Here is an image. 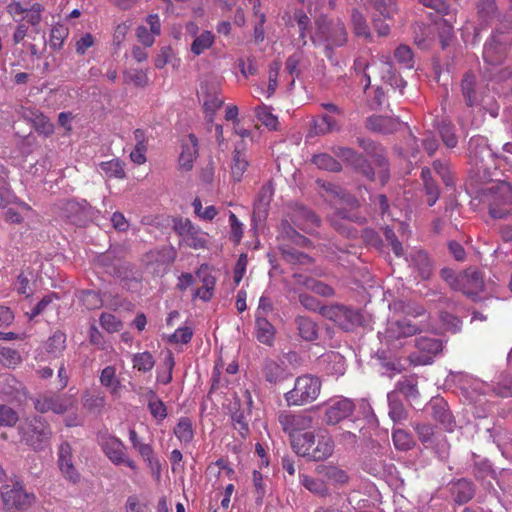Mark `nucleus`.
I'll list each match as a JSON object with an SVG mask.
<instances>
[{
  "instance_id": "nucleus-11",
  "label": "nucleus",
  "mask_w": 512,
  "mask_h": 512,
  "mask_svg": "<svg viewBox=\"0 0 512 512\" xmlns=\"http://www.w3.org/2000/svg\"><path fill=\"white\" fill-rule=\"evenodd\" d=\"M507 44L499 38V35L494 34L484 45L483 58L488 65V72L491 78L495 79L498 73L497 67L503 63L506 56Z\"/></svg>"
},
{
  "instance_id": "nucleus-37",
  "label": "nucleus",
  "mask_w": 512,
  "mask_h": 512,
  "mask_svg": "<svg viewBox=\"0 0 512 512\" xmlns=\"http://www.w3.org/2000/svg\"><path fill=\"white\" fill-rule=\"evenodd\" d=\"M22 388V383L12 374L5 373L0 375V393L3 395L15 398Z\"/></svg>"
},
{
  "instance_id": "nucleus-38",
  "label": "nucleus",
  "mask_w": 512,
  "mask_h": 512,
  "mask_svg": "<svg viewBox=\"0 0 512 512\" xmlns=\"http://www.w3.org/2000/svg\"><path fill=\"white\" fill-rule=\"evenodd\" d=\"M100 383L106 387L112 395H117L121 383L116 376V369L114 366H106L100 374Z\"/></svg>"
},
{
  "instance_id": "nucleus-26",
  "label": "nucleus",
  "mask_w": 512,
  "mask_h": 512,
  "mask_svg": "<svg viewBox=\"0 0 512 512\" xmlns=\"http://www.w3.org/2000/svg\"><path fill=\"white\" fill-rule=\"evenodd\" d=\"M451 495L457 504H465L469 502L475 494L474 484L465 478L458 479L451 483Z\"/></svg>"
},
{
  "instance_id": "nucleus-4",
  "label": "nucleus",
  "mask_w": 512,
  "mask_h": 512,
  "mask_svg": "<svg viewBox=\"0 0 512 512\" xmlns=\"http://www.w3.org/2000/svg\"><path fill=\"white\" fill-rule=\"evenodd\" d=\"M322 382L319 377L304 374L295 379L294 387L284 394L288 406H303L315 401L320 395Z\"/></svg>"
},
{
  "instance_id": "nucleus-16",
  "label": "nucleus",
  "mask_w": 512,
  "mask_h": 512,
  "mask_svg": "<svg viewBox=\"0 0 512 512\" xmlns=\"http://www.w3.org/2000/svg\"><path fill=\"white\" fill-rule=\"evenodd\" d=\"M33 403L36 411L40 413L52 411L55 414L65 413L71 405L69 399L57 395L40 396Z\"/></svg>"
},
{
  "instance_id": "nucleus-53",
  "label": "nucleus",
  "mask_w": 512,
  "mask_h": 512,
  "mask_svg": "<svg viewBox=\"0 0 512 512\" xmlns=\"http://www.w3.org/2000/svg\"><path fill=\"white\" fill-rule=\"evenodd\" d=\"M383 67L387 71V75H383V79L389 82V84L398 89L400 93H403L404 88L407 85V82L401 78L400 76L396 75L395 72L392 71V65L390 61L382 62Z\"/></svg>"
},
{
  "instance_id": "nucleus-21",
  "label": "nucleus",
  "mask_w": 512,
  "mask_h": 512,
  "mask_svg": "<svg viewBox=\"0 0 512 512\" xmlns=\"http://www.w3.org/2000/svg\"><path fill=\"white\" fill-rule=\"evenodd\" d=\"M334 451V442L332 437L326 432L317 434L315 444L310 450L309 460L322 461L332 455Z\"/></svg>"
},
{
  "instance_id": "nucleus-44",
  "label": "nucleus",
  "mask_w": 512,
  "mask_h": 512,
  "mask_svg": "<svg viewBox=\"0 0 512 512\" xmlns=\"http://www.w3.org/2000/svg\"><path fill=\"white\" fill-rule=\"evenodd\" d=\"M438 131L442 138L443 143L447 148H454L458 143V138L455 134L454 126L447 121H441L438 124Z\"/></svg>"
},
{
  "instance_id": "nucleus-29",
  "label": "nucleus",
  "mask_w": 512,
  "mask_h": 512,
  "mask_svg": "<svg viewBox=\"0 0 512 512\" xmlns=\"http://www.w3.org/2000/svg\"><path fill=\"white\" fill-rule=\"evenodd\" d=\"M317 471L326 480L337 486H343L349 481V476L343 469L333 465H321Z\"/></svg>"
},
{
  "instance_id": "nucleus-61",
  "label": "nucleus",
  "mask_w": 512,
  "mask_h": 512,
  "mask_svg": "<svg viewBox=\"0 0 512 512\" xmlns=\"http://www.w3.org/2000/svg\"><path fill=\"white\" fill-rule=\"evenodd\" d=\"M294 19L297 22L299 27V38L302 41V45H306V32L310 27V18L306 15V13L302 10H297L294 13Z\"/></svg>"
},
{
  "instance_id": "nucleus-59",
  "label": "nucleus",
  "mask_w": 512,
  "mask_h": 512,
  "mask_svg": "<svg viewBox=\"0 0 512 512\" xmlns=\"http://www.w3.org/2000/svg\"><path fill=\"white\" fill-rule=\"evenodd\" d=\"M394 57L405 68H413V53L409 46L399 45L395 50Z\"/></svg>"
},
{
  "instance_id": "nucleus-58",
  "label": "nucleus",
  "mask_w": 512,
  "mask_h": 512,
  "mask_svg": "<svg viewBox=\"0 0 512 512\" xmlns=\"http://www.w3.org/2000/svg\"><path fill=\"white\" fill-rule=\"evenodd\" d=\"M304 59V55L302 51H296L292 55H290L286 60V70L287 72L294 78H297L300 76V69L299 66L302 64ZM294 80L292 81V83Z\"/></svg>"
},
{
  "instance_id": "nucleus-25",
  "label": "nucleus",
  "mask_w": 512,
  "mask_h": 512,
  "mask_svg": "<svg viewBox=\"0 0 512 512\" xmlns=\"http://www.w3.org/2000/svg\"><path fill=\"white\" fill-rule=\"evenodd\" d=\"M410 266L417 271L422 280H427L433 272V263L428 254L422 250L414 251L409 256Z\"/></svg>"
},
{
  "instance_id": "nucleus-15",
  "label": "nucleus",
  "mask_w": 512,
  "mask_h": 512,
  "mask_svg": "<svg viewBox=\"0 0 512 512\" xmlns=\"http://www.w3.org/2000/svg\"><path fill=\"white\" fill-rule=\"evenodd\" d=\"M261 374L266 382L272 385L281 383L293 376L283 361L266 358L262 362Z\"/></svg>"
},
{
  "instance_id": "nucleus-42",
  "label": "nucleus",
  "mask_w": 512,
  "mask_h": 512,
  "mask_svg": "<svg viewBox=\"0 0 512 512\" xmlns=\"http://www.w3.org/2000/svg\"><path fill=\"white\" fill-rule=\"evenodd\" d=\"M214 41L215 36L211 31H203L201 34L194 38L191 44V52L194 55L199 56L208 50L213 45Z\"/></svg>"
},
{
  "instance_id": "nucleus-13",
  "label": "nucleus",
  "mask_w": 512,
  "mask_h": 512,
  "mask_svg": "<svg viewBox=\"0 0 512 512\" xmlns=\"http://www.w3.org/2000/svg\"><path fill=\"white\" fill-rule=\"evenodd\" d=\"M484 288V280L481 273L474 269H467L460 273L459 284L456 291L462 292L473 301H477L479 293Z\"/></svg>"
},
{
  "instance_id": "nucleus-33",
  "label": "nucleus",
  "mask_w": 512,
  "mask_h": 512,
  "mask_svg": "<svg viewBox=\"0 0 512 512\" xmlns=\"http://www.w3.org/2000/svg\"><path fill=\"white\" fill-rule=\"evenodd\" d=\"M300 337L305 341H314L318 338L317 324L310 318L298 316L295 319Z\"/></svg>"
},
{
  "instance_id": "nucleus-39",
  "label": "nucleus",
  "mask_w": 512,
  "mask_h": 512,
  "mask_svg": "<svg viewBox=\"0 0 512 512\" xmlns=\"http://www.w3.org/2000/svg\"><path fill=\"white\" fill-rule=\"evenodd\" d=\"M299 478L301 485H303L309 492L321 497L329 494V489L323 480L316 479L305 474H300Z\"/></svg>"
},
{
  "instance_id": "nucleus-22",
  "label": "nucleus",
  "mask_w": 512,
  "mask_h": 512,
  "mask_svg": "<svg viewBox=\"0 0 512 512\" xmlns=\"http://www.w3.org/2000/svg\"><path fill=\"white\" fill-rule=\"evenodd\" d=\"M198 156V139L194 134H189L188 139L182 143V151L179 156V167L184 171H190Z\"/></svg>"
},
{
  "instance_id": "nucleus-31",
  "label": "nucleus",
  "mask_w": 512,
  "mask_h": 512,
  "mask_svg": "<svg viewBox=\"0 0 512 512\" xmlns=\"http://www.w3.org/2000/svg\"><path fill=\"white\" fill-rule=\"evenodd\" d=\"M316 437L317 436H315L312 432H305L298 437H294L292 439V446L295 452L298 455L309 459L310 450L315 444Z\"/></svg>"
},
{
  "instance_id": "nucleus-9",
  "label": "nucleus",
  "mask_w": 512,
  "mask_h": 512,
  "mask_svg": "<svg viewBox=\"0 0 512 512\" xmlns=\"http://www.w3.org/2000/svg\"><path fill=\"white\" fill-rule=\"evenodd\" d=\"M173 228L188 247L193 249L206 247L207 234L203 232L200 227L195 226L189 219H174Z\"/></svg>"
},
{
  "instance_id": "nucleus-64",
  "label": "nucleus",
  "mask_w": 512,
  "mask_h": 512,
  "mask_svg": "<svg viewBox=\"0 0 512 512\" xmlns=\"http://www.w3.org/2000/svg\"><path fill=\"white\" fill-rule=\"evenodd\" d=\"M419 440L423 444H431L434 437V429L431 425L425 423H415L413 425Z\"/></svg>"
},
{
  "instance_id": "nucleus-50",
  "label": "nucleus",
  "mask_w": 512,
  "mask_h": 512,
  "mask_svg": "<svg viewBox=\"0 0 512 512\" xmlns=\"http://www.w3.org/2000/svg\"><path fill=\"white\" fill-rule=\"evenodd\" d=\"M22 361L20 353L11 348L2 347L0 349V363L8 368H14Z\"/></svg>"
},
{
  "instance_id": "nucleus-5",
  "label": "nucleus",
  "mask_w": 512,
  "mask_h": 512,
  "mask_svg": "<svg viewBox=\"0 0 512 512\" xmlns=\"http://www.w3.org/2000/svg\"><path fill=\"white\" fill-rule=\"evenodd\" d=\"M486 197L489 205V215L493 219H506L512 217V187L506 181L492 184L486 189Z\"/></svg>"
},
{
  "instance_id": "nucleus-20",
  "label": "nucleus",
  "mask_w": 512,
  "mask_h": 512,
  "mask_svg": "<svg viewBox=\"0 0 512 512\" xmlns=\"http://www.w3.org/2000/svg\"><path fill=\"white\" fill-rule=\"evenodd\" d=\"M429 409L434 420L438 421L446 430L453 431L455 427L454 417L443 398H433L429 402Z\"/></svg>"
},
{
  "instance_id": "nucleus-57",
  "label": "nucleus",
  "mask_w": 512,
  "mask_h": 512,
  "mask_svg": "<svg viewBox=\"0 0 512 512\" xmlns=\"http://www.w3.org/2000/svg\"><path fill=\"white\" fill-rule=\"evenodd\" d=\"M258 120L270 130L277 128L278 119L266 106H259L255 109Z\"/></svg>"
},
{
  "instance_id": "nucleus-60",
  "label": "nucleus",
  "mask_w": 512,
  "mask_h": 512,
  "mask_svg": "<svg viewBox=\"0 0 512 512\" xmlns=\"http://www.w3.org/2000/svg\"><path fill=\"white\" fill-rule=\"evenodd\" d=\"M51 39H50V46L51 48L55 50H59L62 48L64 40L68 36V29L64 27L63 25H55L51 29Z\"/></svg>"
},
{
  "instance_id": "nucleus-6",
  "label": "nucleus",
  "mask_w": 512,
  "mask_h": 512,
  "mask_svg": "<svg viewBox=\"0 0 512 512\" xmlns=\"http://www.w3.org/2000/svg\"><path fill=\"white\" fill-rule=\"evenodd\" d=\"M99 444L105 456L116 466L126 465L132 470L137 469L135 461L130 459L124 443L116 436L105 433L100 435Z\"/></svg>"
},
{
  "instance_id": "nucleus-45",
  "label": "nucleus",
  "mask_w": 512,
  "mask_h": 512,
  "mask_svg": "<svg viewBox=\"0 0 512 512\" xmlns=\"http://www.w3.org/2000/svg\"><path fill=\"white\" fill-rule=\"evenodd\" d=\"M100 167L109 178L123 179L126 176L123 163L119 159L102 162Z\"/></svg>"
},
{
  "instance_id": "nucleus-35",
  "label": "nucleus",
  "mask_w": 512,
  "mask_h": 512,
  "mask_svg": "<svg viewBox=\"0 0 512 512\" xmlns=\"http://www.w3.org/2000/svg\"><path fill=\"white\" fill-rule=\"evenodd\" d=\"M174 435L181 444H190L194 438L192 421L188 417H181L174 428Z\"/></svg>"
},
{
  "instance_id": "nucleus-8",
  "label": "nucleus",
  "mask_w": 512,
  "mask_h": 512,
  "mask_svg": "<svg viewBox=\"0 0 512 512\" xmlns=\"http://www.w3.org/2000/svg\"><path fill=\"white\" fill-rule=\"evenodd\" d=\"M324 408V422L327 425H336L352 415L355 404L343 396H335L321 405Z\"/></svg>"
},
{
  "instance_id": "nucleus-32",
  "label": "nucleus",
  "mask_w": 512,
  "mask_h": 512,
  "mask_svg": "<svg viewBox=\"0 0 512 512\" xmlns=\"http://www.w3.org/2000/svg\"><path fill=\"white\" fill-rule=\"evenodd\" d=\"M389 417L393 422H401L406 419L407 411L396 392H389L387 394Z\"/></svg>"
},
{
  "instance_id": "nucleus-18",
  "label": "nucleus",
  "mask_w": 512,
  "mask_h": 512,
  "mask_svg": "<svg viewBox=\"0 0 512 512\" xmlns=\"http://www.w3.org/2000/svg\"><path fill=\"white\" fill-rule=\"evenodd\" d=\"M468 155L475 165L493 159V152L490 149L487 139L483 136H473L468 143Z\"/></svg>"
},
{
  "instance_id": "nucleus-3",
  "label": "nucleus",
  "mask_w": 512,
  "mask_h": 512,
  "mask_svg": "<svg viewBox=\"0 0 512 512\" xmlns=\"http://www.w3.org/2000/svg\"><path fill=\"white\" fill-rule=\"evenodd\" d=\"M21 440L35 451H43L50 445L52 430L41 416L26 418L19 426Z\"/></svg>"
},
{
  "instance_id": "nucleus-17",
  "label": "nucleus",
  "mask_w": 512,
  "mask_h": 512,
  "mask_svg": "<svg viewBox=\"0 0 512 512\" xmlns=\"http://www.w3.org/2000/svg\"><path fill=\"white\" fill-rule=\"evenodd\" d=\"M63 216L66 217L71 223L82 226L85 224L89 217V205L83 200H67L62 207Z\"/></svg>"
},
{
  "instance_id": "nucleus-49",
  "label": "nucleus",
  "mask_w": 512,
  "mask_h": 512,
  "mask_svg": "<svg viewBox=\"0 0 512 512\" xmlns=\"http://www.w3.org/2000/svg\"><path fill=\"white\" fill-rule=\"evenodd\" d=\"M368 3L385 19L391 18L397 11L395 0H367Z\"/></svg>"
},
{
  "instance_id": "nucleus-56",
  "label": "nucleus",
  "mask_w": 512,
  "mask_h": 512,
  "mask_svg": "<svg viewBox=\"0 0 512 512\" xmlns=\"http://www.w3.org/2000/svg\"><path fill=\"white\" fill-rule=\"evenodd\" d=\"M252 480L255 490V502L258 505H261L267 492L265 480L263 475L257 470L253 471Z\"/></svg>"
},
{
  "instance_id": "nucleus-28",
  "label": "nucleus",
  "mask_w": 512,
  "mask_h": 512,
  "mask_svg": "<svg viewBox=\"0 0 512 512\" xmlns=\"http://www.w3.org/2000/svg\"><path fill=\"white\" fill-rule=\"evenodd\" d=\"M338 130H340V126L337 122L329 115L323 114L320 118L313 120L308 136L325 135Z\"/></svg>"
},
{
  "instance_id": "nucleus-34",
  "label": "nucleus",
  "mask_w": 512,
  "mask_h": 512,
  "mask_svg": "<svg viewBox=\"0 0 512 512\" xmlns=\"http://www.w3.org/2000/svg\"><path fill=\"white\" fill-rule=\"evenodd\" d=\"M392 392L403 394L407 399H416L419 396L417 380L414 376H404L396 382Z\"/></svg>"
},
{
  "instance_id": "nucleus-48",
  "label": "nucleus",
  "mask_w": 512,
  "mask_h": 512,
  "mask_svg": "<svg viewBox=\"0 0 512 512\" xmlns=\"http://www.w3.org/2000/svg\"><path fill=\"white\" fill-rule=\"evenodd\" d=\"M44 11V6L40 3H34L31 7H27L25 10L24 18L27 22L34 28L36 33L39 32V24L42 21V12Z\"/></svg>"
},
{
  "instance_id": "nucleus-62",
  "label": "nucleus",
  "mask_w": 512,
  "mask_h": 512,
  "mask_svg": "<svg viewBox=\"0 0 512 512\" xmlns=\"http://www.w3.org/2000/svg\"><path fill=\"white\" fill-rule=\"evenodd\" d=\"M100 325L109 333L117 332L121 329V321L111 313H102L100 315Z\"/></svg>"
},
{
  "instance_id": "nucleus-24",
  "label": "nucleus",
  "mask_w": 512,
  "mask_h": 512,
  "mask_svg": "<svg viewBox=\"0 0 512 512\" xmlns=\"http://www.w3.org/2000/svg\"><path fill=\"white\" fill-rule=\"evenodd\" d=\"M249 166L247 155L245 153V143L242 140L236 144L233 151L232 163H231V175L235 181H241L244 173Z\"/></svg>"
},
{
  "instance_id": "nucleus-40",
  "label": "nucleus",
  "mask_w": 512,
  "mask_h": 512,
  "mask_svg": "<svg viewBox=\"0 0 512 512\" xmlns=\"http://www.w3.org/2000/svg\"><path fill=\"white\" fill-rule=\"evenodd\" d=\"M328 44L327 50H331L333 47L343 46L347 41V33L345 26L342 22H336L330 30V34L327 37Z\"/></svg>"
},
{
  "instance_id": "nucleus-54",
  "label": "nucleus",
  "mask_w": 512,
  "mask_h": 512,
  "mask_svg": "<svg viewBox=\"0 0 512 512\" xmlns=\"http://www.w3.org/2000/svg\"><path fill=\"white\" fill-rule=\"evenodd\" d=\"M303 284L309 289L311 290L312 292L320 295V296H323V297H331L334 295V290L331 286L321 282V281H318V280H315V279H312V278H307Z\"/></svg>"
},
{
  "instance_id": "nucleus-52",
  "label": "nucleus",
  "mask_w": 512,
  "mask_h": 512,
  "mask_svg": "<svg viewBox=\"0 0 512 512\" xmlns=\"http://www.w3.org/2000/svg\"><path fill=\"white\" fill-rule=\"evenodd\" d=\"M148 409L151 415L158 421H163L167 417L165 404L153 392L148 402Z\"/></svg>"
},
{
  "instance_id": "nucleus-51",
  "label": "nucleus",
  "mask_w": 512,
  "mask_h": 512,
  "mask_svg": "<svg viewBox=\"0 0 512 512\" xmlns=\"http://www.w3.org/2000/svg\"><path fill=\"white\" fill-rule=\"evenodd\" d=\"M351 22L354 33L364 38L370 37V30L364 16L357 10H353L351 14Z\"/></svg>"
},
{
  "instance_id": "nucleus-30",
  "label": "nucleus",
  "mask_w": 512,
  "mask_h": 512,
  "mask_svg": "<svg viewBox=\"0 0 512 512\" xmlns=\"http://www.w3.org/2000/svg\"><path fill=\"white\" fill-rule=\"evenodd\" d=\"M396 122L385 116L374 115L366 120V128L379 133H391L396 129Z\"/></svg>"
},
{
  "instance_id": "nucleus-23",
  "label": "nucleus",
  "mask_w": 512,
  "mask_h": 512,
  "mask_svg": "<svg viewBox=\"0 0 512 512\" xmlns=\"http://www.w3.org/2000/svg\"><path fill=\"white\" fill-rule=\"evenodd\" d=\"M318 365L323 371L331 375H343L345 372V358L338 352L330 351L318 359Z\"/></svg>"
},
{
  "instance_id": "nucleus-7",
  "label": "nucleus",
  "mask_w": 512,
  "mask_h": 512,
  "mask_svg": "<svg viewBox=\"0 0 512 512\" xmlns=\"http://www.w3.org/2000/svg\"><path fill=\"white\" fill-rule=\"evenodd\" d=\"M320 314L326 319L333 321L345 331L352 330L361 323V314L348 306L341 304H332L323 306Z\"/></svg>"
},
{
  "instance_id": "nucleus-2",
  "label": "nucleus",
  "mask_w": 512,
  "mask_h": 512,
  "mask_svg": "<svg viewBox=\"0 0 512 512\" xmlns=\"http://www.w3.org/2000/svg\"><path fill=\"white\" fill-rule=\"evenodd\" d=\"M433 330L434 328L428 320L414 321L408 317H400L389 320L384 332H378V337L382 342L393 345L396 341L414 336L423 331Z\"/></svg>"
},
{
  "instance_id": "nucleus-14",
  "label": "nucleus",
  "mask_w": 512,
  "mask_h": 512,
  "mask_svg": "<svg viewBox=\"0 0 512 512\" xmlns=\"http://www.w3.org/2000/svg\"><path fill=\"white\" fill-rule=\"evenodd\" d=\"M57 456V464L63 477L73 484L78 483L80 481V474L73 464L71 445L68 442L61 443L58 448Z\"/></svg>"
},
{
  "instance_id": "nucleus-1",
  "label": "nucleus",
  "mask_w": 512,
  "mask_h": 512,
  "mask_svg": "<svg viewBox=\"0 0 512 512\" xmlns=\"http://www.w3.org/2000/svg\"><path fill=\"white\" fill-rule=\"evenodd\" d=\"M1 509L3 512H26L37 503L34 492L28 491L23 480L13 474L0 486Z\"/></svg>"
},
{
  "instance_id": "nucleus-36",
  "label": "nucleus",
  "mask_w": 512,
  "mask_h": 512,
  "mask_svg": "<svg viewBox=\"0 0 512 512\" xmlns=\"http://www.w3.org/2000/svg\"><path fill=\"white\" fill-rule=\"evenodd\" d=\"M274 195V186L271 181L265 183L258 192L257 198L254 202V211L265 213L267 207L272 201Z\"/></svg>"
},
{
  "instance_id": "nucleus-10",
  "label": "nucleus",
  "mask_w": 512,
  "mask_h": 512,
  "mask_svg": "<svg viewBox=\"0 0 512 512\" xmlns=\"http://www.w3.org/2000/svg\"><path fill=\"white\" fill-rule=\"evenodd\" d=\"M417 351L410 354L409 359L414 365H427L442 350V341L435 337L420 336L415 340Z\"/></svg>"
},
{
  "instance_id": "nucleus-55",
  "label": "nucleus",
  "mask_w": 512,
  "mask_h": 512,
  "mask_svg": "<svg viewBox=\"0 0 512 512\" xmlns=\"http://www.w3.org/2000/svg\"><path fill=\"white\" fill-rule=\"evenodd\" d=\"M33 123L36 131L46 137L50 136L54 132L53 123L42 113H35Z\"/></svg>"
},
{
  "instance_id": "nucleus-43",
  "label": "nucleus",
  "mask_w": 512,
  "mask_h": 512,
  "mask_svg": "<svg viewBox=\"0 0 512 512\" xmlns=\"http://www.w3.org/2000/svg\"><path fill=\"white\" fill-rule=\"evenodd\" d=\"M312 162L320 169L338 172L342 169L340 162L327 153L314 155Z\"/></svg>"
},
{
  "instance_id": "nucleus-46",
  "label": "nucleus",
  "mask_w": 512,
  "mask_h": 512,
  "mask_svg": "<svg viewBox=\"0 0 512 512\" xmlns=\"http://www.w3.org/2000/svg\"><path fill=\"white\" fill-rule=\"evenodd\" d=\"M133 367L140 372H148L152 370L155 365V360L151 353L142 352L134 354L132 358Z\"/></svg>"
},
{
  "instance_id": "nucleus-19",
  "label": "nucleus",
  "mask_w": 512,
  "mask_h": 512,
  "mask_svg": "<svg viewBox=\"0 0 512 512\" xmlns=\"http://www.w3.org/2000/svg\"><path fill=\"white\" fill-rule=\"evenodd\" d=\"M462 95L467 106L480 105L483 101L484 89L476 82L474 75L465 74L461 82Z\"/></svg>"
},
{
  "instance_id": "nucleus-41",
  "label": "nucleus",
  "mask_w": 512,
  "mask_h": 512,
  "mask_svg": "<svg viewBox=\"0 0 512 512\" xmlns=\"http://www.w3.org/2000/svg\"><path fill=\"white\" fill-rule=\"evenodd\" d=\"M46 351L52 357L56 358L62 354L66 348V335L62 331H56L46 342Z\"/></svg>"
},
{
  "instance_id": "nucleus-12",
  "label": "nucleus",
  "mask_w": 512,
  "mask_h": 512,
  "mask_svg": "<svg viewBox=\"0 0 512 512\" xmlns=\"http://www.w3.org/2000/svg\"><path fill=\"white\" fill-rule=\"evenodd\" d=\"M278 421L283 431L294 438L295 433L312 427L313 417L305 412L281 411L278 415Z\"/></svg>"
},
{
  "instance_id": "nucleus-27",
  "label": "nucleus",
  "mask_w": 512,
  "mask_h": 512,
  "mask_svg": "<svg viewBox=\"0 0 512 512\" xmlns=\"http://www.w3.org/2000/svg\"><path fill=\"white\" fill-rule=\"evenodd\" d=\"M254 334L260 343L271 347L274 344L276 329L266 317L255 316Z\"/></svg>"
},
{
  "instance_id": "nucleus-63",
  "label": "nucleus",
  "mask_w": 512,
  "mask_h": 512,
  "mask_svg": "<svg viewBox=\"0 0 512 512\" xmlns=\"http://www.w3.org/2000/svg\"><path fill=\"white\" fill-rule=\"evenodd\" d=\"M224 103V98L219 94H208L204 99V109L205 112L212 119L215 112L222 107Z\"/></svg>"
},
{
  "instance_id": "nucleus-47",
  "label": "nucleus",
  "mask_w": 512,
  "mask_h": 512,
  "mask_svg": "<svg viewBox=\"0 0 512 512\" xmlns=\"http://www.w3.org/2000/svg\"><path fill=\"white\" fill-rule=\"evenodd\" d=\"M479 18L483 23H488L496 16V4L495 0H480L477 5Z\"/></svg>"
}]
</instances>
